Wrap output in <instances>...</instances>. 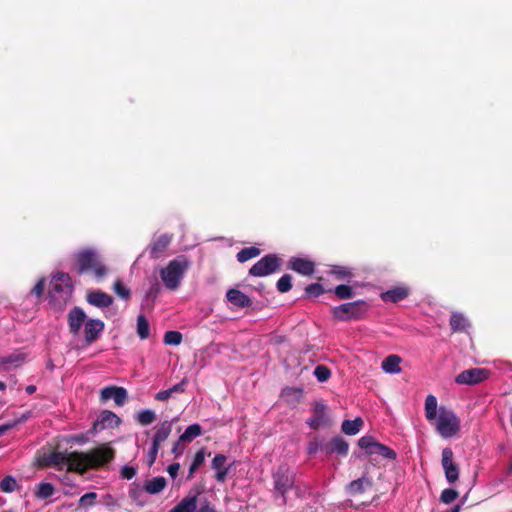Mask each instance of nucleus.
Returning <instances> with one entry per match:
<instances>
[{
	"label": "nucleus",
	"mask_w": 512,
	"mask_h": 512,
	"mask_svg": "<svg viewBox=\"0 0 512 512\" xmlns=\"http://www.w3.org/2000/svg\"><path fill=\"white\" fill-rule=\"evenodd\" d=\"M441 465L444 470L445 478L449 484L455 483L459 479V467L453 461V451L446 447L442 450Z\"/></svg>",
	"instance_id": "9b49d317"
},
{
	"label": "nucleus",
	"mask_w": 512,
	"mask_h": 512,
	"mask_svg": "<svg viewBox=\"0 0 512 512\" xmlns=\"http://www.w3.org/2000/svg\"><path fill=\"white\" fill-rule=\"evenodd\" d=\"M323 445H324V443H322L318 440L311 441L307 447L308 454L312 455V454L317 453L318 451L323 452Z\"/></svg>",
	"instance_id": "3c124183"
},
{
	"label": "nucleus",
	"mask_w": 512,
	"mask_h": 512,
	"mask_svg": "<svg viewBox=\"0 0 512 512\" xmlns=\"http://www.w3.org/2000/svg\"><path fill=\"white\" fill-rule=\"evenodd\" d=\"M26 360V355L22 352H14L7 356L0 357V365L19 366Z\"/></svg>",
	"instance_id": "c85d7f7f"
},
{
	"label": "nucleus",
	"mask_w": 512,
	"mask_h": 512,
	"mask_svg": "<svg viewBox=\"0 0 512 512\" xmlns=\"http://www.w3.org/2000/svg\"><path fill=\"white\" fill-rule=\"evenodd\" d=\"M227 300L238 308L249 307L252 304L251 299L238 289L231 288L226 293Z\"/></svg>",
	"instance_id": "f3484780"
},
{
	"label": "nucleus",
	"mask_w": 512,
	"mask_h": 512,
	"mask_svg": "<svg viewBox=\"0 0 512 512\" xmlns=\"http://www.w3.org/2000/svg\"><path fill=\"white\" fill-rule=\"evenodd\" d=\"M145 490L148 494L155 495L162 492L166 485V479L162 476L154 477L145 482Z\"/></svg>",
	"instance_id": "b1692460"
},
{
	"label": "nucleus",
	"mask_w": 512,
	"mask_h": 512,
	"mask_svg": "<svg viewBox=\"0 0 512 512\" xmlns=\"http://www.w3.org/2000/svg\"><path fill=\"white\" fill-rule=\"evenodd\" d=\"M334 273L339 275L340 278H346V277L351 276L350 271L346 267H342V266L336 267L334 269Z\"/></svg>",
	"instance_id": "bf43d9fd"
},
{
	"label": "nucleus",
	"mask_w": 512,
	"mask_h": 512,
	"mask_svg": "<svg viewBox=\"0 0 512 512\" xmlns=\"http://www.w3.org/2000/svg\"><path fill=\"white\" fill-rule=\"evenodd\" d=\"M170 397H172V394L170 393L169 389L159 391V392H158V393H156V395H155V399H156V400H158V401H166V400H168Z\"/></svg>",
	"instance_id": "4d7b16f0"
},
{
	"label": "nucleus",
	"mask_w": 512,
	"mask_h": 512,
	"mask_svg": "<svg viewBox=\"0 0 512 512\" xmlns=\"http://www.w3.org/2000/svg\"><path fill=\"white\" fill-rule=\"evenodd\" d=\"M490 372L484 368H471L462 371L455 377V382L459 385H476L486 380Z\"/></svg>",
	"instance_id": "9d476101"
},
{
	"label": "nucleus",
	"mask_w": 512,
	"mask_h": 512,
	"mask_svg": "<svg viewBox=\"0 0 512 512\" xmlns=\"http://www.w3.org/2000/svg\"><path fill=\"white\" fill-rule=\"evenodd\" d=\"M197 508V496L184 497L172 510L169 512H195ZM198 512H217L209 504L202 506Z\"/></svg>",
	"instance_id": "f8f14e48"
},
{
	"label": "nucleus",
	"mask_w": 512,
	"mask_h": 512,
	"mask_svg": "<svg viewBox=\"0 0 512 512\" xmlns=\"http://www.w3.org/2000/svg\"><path fill=\"white\" fill-rule=\"evenodd\" d=\"M117 386H107L103 388L100 392V397L102 401H107L112 398L114 390H116Z\"/></svg>",
	"instance_id": "603ef678"
},
{
	"label": "nucleus",
	"mask_w": 512,
	"mask_h": 512,
	"mask_svg": "<svg viewBox=\"0 0 512 512\" xmlns=\"http://www.w3.org/2000/svg\"><path fill=\"white\" fill-rule=\"evenodd\" d=\"M159 445H156L154 443L151 444V447L149 448L148 455H147V463L149 466H152L157 458V454L159 451Z\"/></svg>",
	"instance_id": "09e8293b"
},
{
	"label": "nucleus",
	"mask_w": 512,
	"mask_h": 512,
	"mask_svg": "<svg viewBox=\"0 0 512 512\" xmlns=\"http://www.w3.org/2000/svg\"><path fill=\"white\" fill-rule=\"evenodd\" d=\"M306 294L313 297H318L323 293V287L321 284L314 283L310 284L305 289Z\"/></svg>",
	"instance_id": "de8ad7c7"
},
{
	"label": "nucleus",
	"mask_w": 512,
	"mask_h": 512,
	"mask_svg": "<svg viewBox=\"0 0 512 512\" xmlns=\"http://www.w3.org/2000/svg\"><path fill=\"white\" fill-rule=\"evenodd\" d=\"M334 293L340 299H350L354 295L352 288L344 284L336 286Z\"/></svg>",
	"instance_id": "a19ab883"
},
{
	"label": "nucleus",
	"mask_w": 512,
	"mask_h": 512,
	"mask_svg": "<svg viewBox=\"0 0 512 512\" xmlns=\"http://www.w3.org/2000/svg\"><path fill=\"white\" fill-rule=\"evenodd\" d=\"M182 342V334L178 331H167L164 335L166 345H179Z\"/></svg>",
	"instance_id": "58836bf2"
},
{
	"label": "nucleus",
	"mask_w": 512,
	"mask_h": 512,
	"mask_svg": "<svg viewBox=\"0 0 512 512\" xmlns=\"http://www.w3.org/2000/svg\"><path fill=\"white\" fill-rule=\"evenodd\" d=\"M156 419V413L151 409H144L139 411L137 421L143 425H149Z\"/></svg>",
	"instance_id": "f704fd0d"
},
{
	"label": "nucleus",
	"mask_w": 512,
	"mask_h": 512,
	"mask_svg": "<svg viewBox=\"0 0 512 512\" xmlns=\"http://www.w3.org/2000/svg\"><path fill=\"white\" fill-rule=\"evenodd\" d=\"M505 481V477H497V478H494L491 482H490V486L496 488L498 486H500L501 484H503Z\"/></svg>",
	"instance_id": "e2e57ef3"
},
{
	"label": "nucleus",
	"mask_w": 512,
	"mask_h": 512,
	"mask_svg": "<svg viewBox=\"0 0 512 512\" xmlns=\"http://www.w3.org/2000/svg\"><path fill=\"white\" fill-rule=\"evenodd\" d=\"M314 375L319 382H325L330 378L331 372L326 366L318 365L314 370Z\"/></svg>",
	"instance_id": "a18cd8bd"
},
{
	"label": "nucleus",
	"mask_w": 512,
	"mask_h": 512,
	"mask_svg": "<svg viewBox=\"0 0 512 512\" xmlns=\"http://www.w3.org/2000/svg\"><path fill=\"white\" fill-rule=\"evenodd\" d=\"M280 260L275 254H268L257 261L249 270L254 277H265L278 270Z\"/></svg>",
	"instance_id": "1a4fd4ad"
},
{
	"label": "nucleus",
	"mask_w": 512,
	"mask_h": 512,
	"mask_svg": "<svg viewBox=\"0 0 512 512\" xmlns=\"http://www.w3.org/2000/svg\"><path fill=\"white\" fill-rule=\"evenodd\" d=\"M228 474V468L216 470V479L219 482H224Z\"/></svg>",
	"instance_id": "052dcab7"
},
{
	"label": "nucleus",
	"mask_w": 512,
	"mask_h": 512,
	"mask_svg": "<svg viewBox=\"0 0 512 512\" xmlns=\"http://www.w3.org/2000/svg\"><path fill=\"white\" fill-rule=\"evenodd\" d=\"M61 481H62V483H63L64 485L69 486V487H71V488H75V487H76V485H75V484H73V483L70 481V479H69V477H68L67 475H64V476L61 478Z\"/></svg>",
	"instance_id": "0e129e2a"
},
{
	"label": "nucleus",
	"mask_w": 512,
	"mask_h": 512,
	"mask_svg": "<svg viewBox=\"0 0 512 512\" xmlns=\"http://www.w3.org/2000/svg\"><path fill=\"white\" fill-rule=\"evenodd\" d=\"M371 486L372 480L366 475H363L361 478L351 481L347 485V492L350 495H356L363 493L367 488H370Z\"/></svg>",
	"instance_id": "aec40b11"
},
{
	"label": "nucleus",
	"mask_w": 512,
	"mask_h": 512,
	"mask_svg": "<svg viewBox=\"0 0 512 512\" xmlns=\"http://www.w3.org/2000/svg\"><path fill=\"white\" fill-rule=\"evenodd\" d=\"M145 485L142 487L137 483H133L129 489V497L140 506L147 503Z\"/></svg>",
	"instance_id": "a878e982"
},
{
	"label": "nucleus",
	"mask_w": 512,
	"mask_h": 512,
	"mask_svg": "<svg viewBox=\"0 0 512 512\" xmlns=\"http://www.w3.org/2000/svg\"><path fill=\"white\" fill-rule=\"evenodd\" d=\"M205 461V452L203 449L196 452L193 461L189 468L188 477H192L194 472L204 463Z\"/></svg>",
	"instance_id": "c9c22d12"
},
{
	"label": "nucleus",
	"mask_w": 512,
	"mask_h": 512,
	"mask_svg": "<svg viewBox=\"0 0 512 512\" xmlns=\"http://www.w3.org/2000/svg\"><path fill=\"white\" fill-rule=\"evenodd\" d=\"M458 497V492L453 488L444 489L440 495V500L444 504H450Z\"/></svg>",
	"instance_id": "37998d69"
},
{
	"label": "nucleus",
	"mask_w": 512,
	"mask_h": 512,
	"mask_svg": "<svg viewBox=\"0 0 512 512\" xmlns=\"http://www.w3.org/2000/svg\"><path fill=\"white\" fill-rule=\"evenodd\" d=\"M179 442H180V441H178L177 443H175V445H174V446H173V448H172V452H173L174 454H176V455L179 453V452H178Z\"/></svg>",
	"instance_id": "774afa93"
},
{
	"label": "nucleus",
	"mask_w": 512,
	"mask_h": 512,
	"mask_svg": "<svg viewBox=\"0 0 512 512\" xmlns=\"http://www.w3.org/2000/svg\"><path fill=\"white\" fill-rule=\"evenodd\" d=\"M409 295V289L403 286L391 288L382 292L380 297L384 302L397 303Z\"/></svg>",
	"instance_id": "6ab92c4d"
},
{
	"label": "nucleus",
	"mask_w": 512,
	"mask_h": 512,
	"mask_svg": "<svg viewBox=\"0 0 512 512\" xmlns=\"http://www.w3.org/2000/svg\"><path fill=\"white\" fill-rule=\"evenodd\" d=\"M377 442L374 440L371 436H363L359 439L358 445L361 449L365 450L366 453L370 454L372 453V450L374 449V446H376Z\"/></svg>",
	"instance_id": "4c0bfd02"
},
{
	"label": "nucleus",
	"mask_w": 512,
	"mask_h": 512,
	"mask_svg": "<svg viewBox=\"0 0 512 512\" xmlns=\"http://www.w3.org/2000/svg\"><path fill=\"white\" fill-rule=\"evenodd\" d=\"M288 267L305 276L311 275L314 272V263L310 260L299 257H292L289 260Z\"/></svg>",
	"instance_id": "dca6fc26"
},
{
	"label": "nucleus",
	"mask_w": 512,
	"mask_h": 512,
	"mask_svg": "<svg viewBox=\"0 0 512 512\" xmlns=\"http://www.w3.org/2000/svg\"><path fill=\"white\" fill-rule=\"evenodd\" d=\"M72 291L71 278L67 273L59 272L53 276L49 290L52 299L66 301Z\"/></svg>",
	"instance_id": "6e6552de"
},
{
	"label": "nucleus",
	"mask_w": 512,
	"mask_h": 512,
	"mask_svg": "<svg viewBox=\"0 0 512 512\" xmlns=\"http://www.w3.org/2000/svg\"><path fill=\"white\" fill-rule=\"evenodd\" d=\"M469 326L468 319L461 313L454 312L450 317V327L454 332L464 331Z\"/></svg>",
	"instance_id": "bb28decb"
},
{
	"label": "nucleus",
	"mask_w": 512,
	"mask_h": 512,
	"mask_svg": "<svg viewBox=\"0 0 512 512\" xmlns=\"http://www.w3.org/2000/svg\"><path fill=\"white\" fill-rule=\"evenodd\" d=\"M363 425L361 418H355L353 420H344L341 425V430L346 435H355L360 431Z\"/></svg>",
	"instance_id": "cd10ccee"
},
{
	"label": "nucleus",
	"mask_w": 512,
	"mask_h": 512,
	"mask_svg": "<svg viewBox=\"0 0 512 512\" xmlns=\"http://www.w3.org/2000/svg\"><path fill=\"white\" fill-rule=\"evenodd\" d=\"M97 494L95 492H89L81 496L79 499V505L83 507H91L95 505Z\"/></svg>",
	"instance_id": "49530a36"
},
{
	"label": "nucleus",
	"mask_w": 512,
	"mask_h": 512,
	"mask_svg": "<svg viewBox=\"0 0 512 512\" xmlns=\"http://www.w3.org/2000/svg\"><path fill=\"white\" fill-rule=\"evenodd\" d=\"M54 486L48 482H41L37 485L35 496L39 499H47L54 494Z\"/></svg>",
	"instance_id": "7c9ffc66"
},
{
	"label": "nucleus",
	"mask_w": 512,
	"mask_h": 512,
	"mask_svg": "<svg viewBox=\"0 0 512 512\" xmlns=\"http://www.w3.org/2000/svg\"><path fill=\"white\" fill-rule=\"evenodd\" d=\"M179 469H180V464L173 463L168 466L167 472L171 476V478L174 479L177 476Z\"/></svg>",
	"instance_id": "13d9d810"
},
{
	"label": "nucleus",
	"mask_w": 512,
	"mask_h": 512,
	"mask_svg": "<svg viewBox=\"0 0 512 512\" xmlns=\"http://www.w3.org/2000/svg\"><path fill=\"white\" fill-rule=\"evenodd\" d=\"M368 311V304L364 300L348 302L332 309L333 317L339 321L361 319Z\"/></svg>",
	"instance_id": "0eeeda50"
},
{
	"label": "nucleus",
	"mask_w": 512,
	"mask_h": 512,
	"mask_svg": "<svg viewBox=\"0 0 512 512\" xmlns=\"http://www.w3.org/2000/svg\"><path fill=\"white\" fill-rule=\"evenodd\" d=\"M72 441L78 444H85L88 441L87 434H79L72 437Z\"/></svg>",
	"instance_id": "680f3d73"
},
{
	"label": "nucleus",
	"mask_w": 512,
	"mask_h": 512,
	"mask_svg": "<svg viewBox=\"0 0 512 512\" xmlns=\"http://www.w3.org/2000/svg\"><path fill=\"white\" fill-rule=\"evenodd\" d=\"M121 423L120 418L111 411H103L93 424L92 432L101 431L106 428L118 426Z\"/></svg>",
	"instance_id": "4468645a"
},
{
	"label": "nucleus",
	"mask_w": 512,
	"mask_h": 512,
	"mask_svg": "<svg viewBox=\"0 0 512 512\" xmlns=\"http://www.w3.org/2000/svg\"><path fill=\"white\" fill-rule=\"evenodd\" d=\"M16 487L17 481L10 475L4 477L0 482V490L4 493H11L16 489Z\"/></svg>",
	"instance_id": "e433bc0d"
},
{
	"label": "nucleus",
	"mask_w": 512,
	"mask_h": 512,
	"mask_svg": "<svg viewBox=\"0 0 512 512\" xmlns=\"http://www.w3.org/2000/svg\"><path fill=\"white\" fill-rule=\"evenodd\" d=\"M136 475V469L132 466L125 465L121 469V476L125 479H132Z\"/></svg>",
	"instance_id": "864d4df0"
},
{
	"label": "nucleus",
	"mask_w": 512,
	"mask_h": 512,
	"mask_svg": "<svg viewBox=\"0 0 512 512\" xmlns=\"http://www.w3.org/2000/svg\"><path fill=\"white\" fill-rule=\"evenodd\" d=\"M511 474H512V456H511V462H510L509 466L507 467V469L505 470L506 476L511 475Z\"/></svg>",
	"instance_id": "338daca9"
},
{
	"label": "nucleus",
	"mask_w": 512,
	"mask_h": 512,
	"mask_svg": "<svg viewBox=\"0 0 512 512\" xmlns=\"http://www.w3.org/2000/svg\"><path fill=\"white\" fill-rule=\"evenodd\" d=\"M68 327L75 338L80 336L81 328L84 327V342L89 346L101 336L105 325L100 319L87 318L84 310L76 306L68 313Z\"/></svg>",
	"instance_id": "f03ea898"
},
{
	"label": "nucleus",
	"mask_w": 512,
	"mask_h": 512,
	"mask_svg": "<svg viewBox=\"0 0 512 512\" xmlns=\"http://www.w3.org/2000/svg\"><path fill=\"white\" fill-rule=\"evenodd\" d=\"M87 301L95 307L105 308L112 304L113 299L109 294L95 290L88 293Z\"/></svg>",
	"instance_id": "a211bd4d"
},
{
	"label": "nucleus",
	"mask_w": 512,
	"mask_h": 512,
	"mask_svg": "<svg viewBox=\"0 0 512 512\" xmlns=\"http://www.w3.org/2000/svg\"><path fill=\"white\" fill-rule=\"evenodd\" d=\"M326 406L322 403H316L314 407V416L307 420V424L312 429H318L324 424Z\"/></svg>",
	"instance_id": "5701e85b"
},
{
	"label": "nucleus",
	"mask_w": 512,
	"mask_h": 512,
	"mask_svg": "<svg viewBox=\"0 0 512 512\" xmlns=\"http://www.w3.org/2000/svg\"><path fill=\"white\" fill-rule=\"evenodd\" d=\"M45 283L46 281L44 278L39 279L36 285L33 287L31 293L36 295L37 297L41 296L44 291Z\"/></svg>",
	"instance_id": "5fc2aeb1"
},
{
	"label": "nucleus",
	"mask_w": 512,
	"mask_h": 512,
	"mask_svg": "<svg viewBox=\"0 0 512 512\" xmlns=\"http://www.w3.org/2000/svg\"><path fill=\"white\" fill-rule=\"evenodd\" d=\"M226 462V457L222 454H217L212 460V468L214 470L224 469V465Z\"/></svg>",
	"instance_id": "8fccbe9b"
},
{
	"label": "nucleus",
	"mask_w": 512,
	"mask_h": 512,
	"mask_svg": "<svg viewBox=\"0 0 512 512\" xmlns=\"http://www.w3.org/2000/svg\"><path fill=\"white\" fill-rule=\"evenodd\" d=\"M187 380L183 379L181 382L173 385L169 388L170 393L173 395L174 393H183L185 391Z\"/></svg>",
	"instance_id": "6e6d98bb"
},
{
	"label": "nucleus",
	"mask_w": 512,
	"mask_h": 512,
	"mask_svg": "<svg viewBox=\"0 0 512 512\" xmlns=\"http://www.w3.org/2000/svg\"><path fill=\"white\" fill-rule=\"evenodd\" d=\"M127 398H128V394H127L126 389L123 387L117 386L116 390H114V393H113L111 399L114 400L116 405L123 406L125 404V402L127 401Z\"/></svg>",
	"instance_id": "ea45409f"
},
{
	"label": "nucleus",
	"mask_w": 512,
	"mask_h": 512,
	"mask_svg": "<svg viewBox=\"0 0 512 512\" xmlns=\"http://www.w3.org/2000/svg\"><path fill=\"white\" fill-rule=\"evenodd\" d=\"M172 431V422L165 420L163 421L160 426L158 427L157 431L155 432L152 443L156 445H161L162 442H164Z\"/></svg>",
	"instance_id": "4be33fe9"
},
{
	"label": "nucleus",
	"mask_w": 512,
	"mask_h": 512,
	"mask_svg": "<svg viewBox=\"0 0 512 512\" xmlns=\"http://www.w3.org/2000/svg\"><path fill=\"white\" fill-rule=\"evenodd\" d=\"M25 391L28 393V394H33L35 391H36V386L34 385H28L26 388H25Z\"/></svg>",
	"instance_id": "69168bd1"
},
{
	"label": "nucleus",
	"mask_w": 512,
	"mask_h": 512,
	"mask_svg": "<svg viewBox=\"0 0 512 512\" xmlns=\"http://www.w3.org/2000/svg\"><path fill=\"white\" fill-rule=\"evenodd\" d=\"M171 240L172 235L169 234H162L158 237H155L148 247L151 258H160L167 250L168 246L171 243Z\"/></svg>",
	"instance_id": "ddd939ff"
},
{
	"label": "nucleus",
	"mask_w": 512,
	"mask_h": 512,
	"mask_svg": "<svg viewBox=\"0 0 512 512\" xmlns=\"http://www.w3.org/2000/svg\"><path fill=\"white\" fill-rule=\"evenodd\" d=\"M80 273L91 272L100 280L107 274L106 266L101 262L97 253L93 250H84L76 255Z\"/></svg>",
	"instance_id": "423d86ee"
},
{
	"label": "nucleus",
	"mask_w": 512,
	"mask_h": 512,
	"mask_svg": "<svg viewBox=\"0 0 512 512\" xmlns=\"http://www.w3.org/2000/svg\"><path fill=\"white\" fill-rule=\"evenodd\" d=\"M424 410L425 417L429 422L436 420V417L439 413V408L437 398L434 395L429 394L426 396Z\"/></svg>",
	"instance_id": "412c9836"
},
{
	"label": "nucleus",
	"mask_w": 512,
	"mask_h": 512,
	"mask_svg": "<svg viewBox=\"0 0 512 512\" xmlns=\"http://www.w3.org/2000/svg\"><path fill=\"white\" fill-rule=\"evenodd\" d=\"M401 358L398 355H389L382 361V369L388 374H397L401 372Z\"/></svg>",
	"instance_id": "393cba45"
},
{
	"label": "nucleus",
	"mask_w": 512,
	"mask_h": 512,
	"mask_svg": "<svg viewBox=\"0 0 512 512\" xmlns=\"http://www.w3.org/2000/svg\"><path fill=\"white\" fill-rule=\"evenodd\" d=\"M114 451L109 445L102 444L87 452H53L47 457V465L58 470L84 474L88 469H96L109 463Z\"/></svg>",
	"instance_id": "f257e3e1"
},
{
	"label": "nucleus",
	"mask_w": 512,
	"mask_h": 512,
	"mask_svg": "<svg viewBox=\"0 0 512 512\" xmlns=\"http://www.w3.org/2000/svg\"><path fill=\"white\" fill-rule=\"evenodd\" d=\"M292 278L289 274H284L277 281V289L281 293L288 292L292 288Z\"/></svg>",
	"instance_id": "79ce46f5"
},
{
	"label": "nucleus",
	"mask_w": 512,
	"mask_h": 512,
	"mask_svg": "<svg viewBox=\"0 0 512 512\" xmlns=\"http://www.w3.org/2000/svg\"><path fill=\"white\" fill-rule=\"evenodd\" d=\"M296 472L287 464H281L273 472L272 479L276 497H280L281 504H287V493L294 490L297 497H302V489L295 484Z\"/></svg>",
	"instance_id": "7ed1b4c3"
},
{
	"label": "nucleus",
	"mask_w": 512,
	"mask_h": 512,
	"mask_svg": "<svg viewBox=\"0 0 512 512\" xmlns=\"http://www.w3.org/2000/svg\"><path fill=\"white\" fill-rule=\"evenodd\" d=\"M259 254H260V249H258L257 247L252 246V247L243 248L237 253V260L240 263H243V262H246V261L258 256Z\"/></svg>",
	"instance_id": "473e14b6"
},
{
	"label": "nucleus",
	"mask_w": 512,
	"mask_h": 512,
	"mask_svg": "<svg viewBox=\"0 0 512 512\" xmlns=\"http://www.w3.org/2000/svg\"><path fill=\"white\" fill-rule=\"evenodd\" d=\"M202 433L201 426L199 424L189 425L184 433L179 437V441L190 442Z\"/></svg>",
	"instance_id": "c756f323"
},
{
	"label": "nucleus",
	"mask_w": 512,
	"mask_h": 512,
	"mask_svg": "<svg viewBox=\"0 0 512 512\" xmlns=\"http://www.w3.org/2000/svg\"><path fill=\"white\" fill-rule=\"evenodd\" d=\"M433 422L438 434L445 439L454 437L460 430V419L451 409L444 406L439 408L438 416Z\"/></svg>",
	"instance_id": "39448f33"
},
{
	"label": "nucleus",
	"mask_w": 512,
	"mask_h": 512,
	"mask_svg": "<svg viewBox=\"0 0 512 512\" xmlns=\"http://www.w3.org/2000/svg\"><path fill=\"white\" fill-rule=\"evenodd\" d=\"M348 449L349 445L347 441L340 436L334 437L323 445V452H325L327 455L336 453L340 456H346Z\"/></svg>",
	"instance_id": "2eb2a0df"
},
{
	"label": "nucleus",
	"mask_w": 512,
	"mask_h": 512,
	"mask_svg": "<svg viewBox=\"0 0 512 512\" xmlns=\"http://www.w3.org/2000/svg\"><path fill=\"white\" fill-rule=\"evenodd\" d=\"M114 292L123 299H128L130 297V290L127 288L121 280H116L113 285Z\"/></svg>",
	"instance_id": "c03bdc74"
},
{
	"label": "nucleus",
	"mask_w": 512,
	"mask_h": 512,
	"mask_svg": "<svg viewBox=\"0 0 512 512\" xmlns=\"http://www.w3.org/2000/svg\"><path fill=\"white\" fill-rule=\"evenodd\" d=\"M371 455H380L386 459H395L396 458V453L392 449H390L388 446L383 445L379 442H377L376 446H374V449L372 450Z\"/></svg>",
	"instance_id": "72a5a7b5"
},
{
	"label": "nucleus",
	"mask_w": 512,
	"mask_h": 512,
	"mask_svg": "<svg viewBox=\"0 0 512 512\" xmlns=\"http://www.w3.org/2000/svg\"><path fill=\"white\" fill-rule=\"evenodd\" d=\"M190 267V261L184 255H180L171 260L166 266L159 269L160 278L164 286L169 290H176L187 270Z\"/></svg>",
	"instance_id": "20e7f679"
},
{
	"label": "nucleus",
	"mask_w": 512,
	"mask_h": 512,
	"mask_svg": "<svg viewBox=\"0 0 512 512\" xmlns=\"http://www.w3.org/2000/svg\"><path fill=\"white\" fill-rule=\"evenodd\" d=\"M137 334L141 339H147L150 335V325L142 314L137 317Z\"/></svg>",
	"instance_id": "2f4dec72"
}]
</instances>
